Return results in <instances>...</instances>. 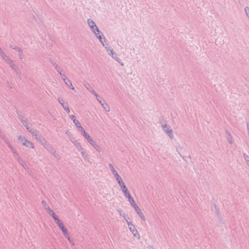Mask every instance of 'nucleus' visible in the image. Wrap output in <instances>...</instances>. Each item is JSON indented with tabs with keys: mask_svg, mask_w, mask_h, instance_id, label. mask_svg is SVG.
I'll use <instances>...</instances> for the list:
<instances>
[{
	"mask_svg": "<svg viewBox=\"0 0 249 249\" xmlns=\"http://www.w3.org/2000/svg\"><path fill=\"white\" fill-rule=\"evenodd\" d=\"M51 216L53 218L54 220L55 221V223L57 224L59 228L61 229L62 231L63 232V233L64 235L68 239V240H70V238L67 232V230L66 229V228L64 226V225L63 223L60 221L57 215L55 214V213L54 212H51Z\"/></svg>",
	"mask_w": 249,
	"mask_h": 249,
	"instance_id": "f257e3e1",
	"label": "nucleus"
},
{
	"mask_svg": "<svg viewBox=\"0 0 249 249\" xmlns=\"http://www.w3.org/2000/svg\"><path fill=\"white\" fill-rule=\"evenodd\" d=\"M43 146L57 160L60 159L61 156L59 153L55 150V148L50 143L47 142Z\"/></svg>",
	"mask_w": 249,
	"mask_h": 249,
	"instance_id": "f03ea898",
	"label": "nucleus"
},
{
	"mask_svg": "<svg viewBox=\"0 0 249 249\" xmlns=\"http://www.w3.org/2000/svg\"><path fill=\"white\" fill-rule=\"evenodd\" d=\"M121 190L124 193V196L128 199V201L130 204L134 203L135 202L134 199L130 195L128 191L127 190L124 182L123 181L122 182L119 184Z\"/></svg>",
	"mask_w": 249,
	"mask_h": 249,
	"instance_id": "7ed1b4c3",
	"label": "nucleus"
},
{
	"mask_svg": "<svg viewBox=\"0 0 249 249\" xmlns=\"http://www.w3.org/2000/svg\"><path fill=\"white\" fill-rule=\"evenodd\" d=\"M105 48L106 49V51L108 53V54L111 56L112 58L117 61L121 66H123L124 65L121 59L117 57L116 53L114 52L113 50L110 49L108 46H105Z\"/></svg>",
	"mask_w": 249,
	"mask_h": 249,
	"instance_id": "20e7f679",
	"label": "nucleus"
},
{
	"mask_svg": "<svg viewBox=\"0 0 249 249\" xmlns=\"http://www.w3.org/2000/svg\"><path fill=\"white\" fill-rule=\"evenodd\" d=\"M108 167H109V169H110L112 174L114 175V177L117 180L118 184L122 182L123 180H122L121 178L120 177V176L118 174V173L117 172V171L114 168L113 164H111V163H109L108 164Z\"/></svg>",
	"mask_w": 249,
	"mask_h": 249,
	"instance_id": "39448f33",
	"label": "nucleus"
},
{
	"mask_svg": "<svg viewBox=\"0 0 249 249\" xmlns=\"http://www.w3.org/2000/svg\"><path fill=\"white\" fill-rule=\"evenodd\" d=\"M18 139L19 141V142L22 143L23 145L27 147L34 148L33 143L32 142L28 141L25 137L19 136L18 137Z\"/></svg>",
	"mask_w": 249,
	"mask_h": 249,
	"instance_id": "423d86ee",
	"label": "nucleus"
},
{
	"mask_svg": "<svg viewBox=\"0 0 249 249\" xmlns=\"http://www.w3.org/2000/svg\"><path fill=\"white\" fill-rule=\"evenodd\" d=\"M87 22L89 26L94 34H95L96 32H98V34H101V32L99 30L92 19L89 18L87 20Z\"/></svg>",
	"mask_w": 249,
	"mask_h": 249,
	"instance_id": "0eeeda50",
	"label": "nucleus"
},
{
	"mask_svg": "<svg viewBox=\"0 0 249 249\" xmlns=\"http://www.w3.org/2000/svg\"><path fill=\"white\" fill-rule=\"evenodd\" d=\"M78 130L81 131L82 134L83 135V136L85 137V138L89 142L90 141L91 142V140L92 139L91 138V137L88 134L84 129V128L81 126V124L79 125L77 127Z\"/></svg>",
	"mask_w": 249,
	"mask_h": 249,
	"instance_id": "6e6552de",
	"label": "nucleus"
},
{
	"mask_svg": "<svg viewBox=\"0 0 249 249\" xmlns=\"http://www.w3.org/2000/svg\"><path fill=\"white\" fill-rule=\"evenodd\" d=\"M162 127L164 131L168 134L169 137L171 139H173L174 135L172 133V130L171 129H170V127L167 125L166 124H163L162 125Z\"/></svg>",
	"mask_w": 249,
	"mask_h": 249,
	"instance_id": "1a4fd4ad",
	"label": "nucleus"
},
{
	"mask_svg": "<svg viewBox=\"0 0 249 249\" xmlns=\"http://www.w3.org/2000/svg\"><path fill=\"white\" fill-rule=\"evenodd\" d=\"M133 208L135 209V210L136 211V212L138 213V214L139 215V216L141 217V219L145 221V218L142 213L141 212V210L138 206V205L135 203V202H134V203L131 204Z\"/></svg>",
	"mask_w": 249,
	"mask_h": 249,
	"instance_id": "9d476101",
	"label": "nucleus"
},
{
	"mask_svg": "<svg viewBox=\"0 0 249 249\" xmlns=\"http://www.w3.org/2000/svg\"><path fill=\"white\" fill-rule=\"evenodd\" d=\"M10 48H11L15 50H17V52L18 53V54L19 59H21L23 58V52H22V50L20 48H19L17 46H14L13 45H10Z\"/></svg>",
	"mask_w": 249,
	"mask_h": 249,
	"instance_id": "9b49d317",
	"label": "nucleus"
},
{
	"mask_svg": "<svg viewBox=\"0 0 249 249\" xmlns=\"http://www.w3.org/2000/svg\"><path fill=\"white\" fill-rule=\"evenodd\" d=\"M129 229L135 237H136L138 239H140V234H139L137 230L135 229L134 226H130V228H129Z\"/></svg>",
	"mask_w": 249,
	"mask_h": 249,
	"instance_id": "f8f14e48",
	"label": "nucleus"
},
{
	"mask_svg": "<svg viewBox=\"0 0 249 249\" xmlns=\"http://www.w3.org/2000/svg\"><path fill=\"white\" fill-rule=\"evenodd\" d=\"M6 62L9 65L10 67H11L12 65L15 64L13 63V60L9 58V57L6 54L3 55V56L2 57Z\"/></svg>",
	"mask_w": 249,
	"mask_h": 249,
	"instance_id": "ddd939ff",
	"label": "nucleus"
},
{
	"mask_svg": "<svg viewBox=\"0 0 249 249\" xmlns=\"http://www.w3.org/2000/svg\"><path fill=\"white\" fill-rule=\"evenodd\" d=\"M20 121L22 123L23 125L26 127L27 130L29 132V130L32 128L29 126L28 123L27 122V119H25L23 117H22L20 119Z\"/></svg>",
	"mask_w": 249,
	"mask_h": 249,
	"instance_id": "4468645a",
	"label": "nucleus"
},
{
	"mask_svg": "<svg viewBox=\"0 0 249 249\" xmlns=\"http://www.w3.org/2000/svg\"><path fill=\"white\" fill-rule=\"evenodd\" d=\"M36 139L43 146L47 142L45 138L39 134Z\"/></svg>",
	"mask_w": 249,
	"mask_h": 249,
	"instance_id": "2eb2a0df",
	"label": "nucleus"
},
{
	"mask_svg": "<svg viewBox=\"0 0 249 249\" xmlns=\"http://www.w3.org/2000/svg\"><path fill=\"white\" fill-rule=\"evenodd\" d=\"M95 35V36H96L97 38H98L100 41V42H101V43L102 44V45L105 47V46H108V44H107L106 45H105L104 44V43H103V38H102V36H103V35H102V33H101V34H98V32H96L95 33V34H94Z\"/></svg>",
	"mask_w": 249,
	"mask_h": 249,
	"instance_id": "dca6fc26",
	"label": "nucleus"
},
{
	"mask_svg": "<svg viewBox=\"0 0 249 249\" xmlns=\"http://www.w3.org/2000/svg\"><path fill=\"white\" fill-rule=\"evenodd\" d=\"M83 85L90 92L93 94L95 93V91L92 89L90 85L87 82H84Z\"/></svg>",
	"mask_w": 249,
	"mask_h": 249,
	"instance_id": "f3484780",
	"label": "nucleus"
},
{
	"mask_svg": "<svg viewBox=\"0 0 249 249\" xmlns=\"http://www.w3.org/2000/svg\"><path fill=\"white\" fill-rule=\"evenodd\" d=\"M97 151L100 152L101 150V147L98 146L95 142L92 140L91 142L90 141L89 142Z\"/></svg>",
	"mask_w": 249,
	"mask_h": 249,
	"instance_id": "a211bd4d",
	"label": "nucleus"
},
{
	"mask_svg": "<svg viewBox=\"0 0 249 249\" xmlns=\"http://www.w3.org/2000/svg\"><path fill=\"white\" fill-rule=\"evenodd\" d=\"M42 203L45 209L47 211L48 213L50 215H51V212H53V211L50 208V207L46 204V203L44 201H42Z\"/></svg>",
	"mask_w": 249,
	"mask_h": 249,
	"instance_id": "6ab92c4d",
	"label": "nucleus"
},
{
	"mask_svg": "<svg viewBox=\"0 0 249 249\" xmlns=\"http://www.w3.org/2000/svg\"><path fill=\"white\" fill-rule=\"evenodd\" d=\"M103 102L101 105L102 107L106 112H109L110 111L109 106L106 103V102L103 100Z\"/></svg>",
	"mask_w": 249,
	"mask_h": 249,
	"instance_id": "aec40b11",
	"label": "nucleus"
},
{
	"mask_svg": "<svg viewBox=\"0 0 249 249\" xmlns=\"http://www.w3.org/2000/svg\"><path fill=\"white\" fill-rule=\"evenodd\" d=\"M29 132L35 137V138H36L39 135V133L38 130L36 129H34L32 128L31 130H29Z\"/></svg>",
	"mask_w": 249,
	"mask_h": 249,
	"instance_id": "412c9836",
	"label": "nucleus"
},
{
	"mask_svg": "<svg viewBox=\"0 0 249 249\" xmlns=\"http://www.w3.org/2000/svg\"><path fill=\"white\" fill-rule=\"evenodd\" d=\"M70 118L73 121V123L75 124L76 127L78 126L80 124L79 122L75 119V116L73 115H70Z\"/></svg>",
	"mask_w": 249,
	"mask_h": 249,
	"instance_id": "4be33fe9",
	"label": "nucleus"
},
{
	"mask_svg": "<svg viewBox=\"0 0 249 249\" xmlns=\"http://www.w3.org/2000/svg\"><path fill=\"white\" fill-rule=\"evenodd\" d=\"M226 134H227V140H228L229 143L230 144H232L233 143V141H232V138L231 134L228 132H226Z\"/></svg>",
	"mask_w": 249,
	"mask_h": 249,
	"instance_id": "5701e85b",
	"label": "nucleus"
},
{
	"mask_svg": "<svg viewBox=\"0 0 249 249\" xmlns=\"http://www.w3.org/2000/svg\"><path fill=\"white\" fill-rule=\"evenodd\" d=\"M66 85H67L71 89L74 90V88L72 86V83L71 81L69 79H67V81L65 82Z\"/></svg>",
	"mask_w": 249,
	"mask_h": 249,
	"instance_id": "b1692460",
	"label": "nucleus"
},
{
	"mask_svg": "<svg viewBox=\"0 0 249 249\" xmlns=\"http://www.w3.org/2000/svg\"><path fill=\"white\" fill-rule=\"evenodd\" d=\"M15 71V72L18 74H20V71L19 69H18V67L15 64L12 65V67H11Z\"/></svg>",
	"mask_w": 249,
	"mask_h": 249,
	"instance_id": "393cba45",
	"label": "nucleus"
},
{
	"mask_svg": "<svg viewBox=\"0 0 249 249\" xmlns=\"http://www.w3.org/2000/svg\"><path fill=\"white\" fill-rule=\"evenodd\" d=\"M8 147L10 148V149L11 150L12 152L14 154V156H18V153H17L15 149L14 148V147L12 146L11 144H9V146H8Z\"/></svg>",
	"mask_w": 249,
	"mask_h": 249,
	"instance_id": "a878e982",
	"label": "nucleus"
},
{
	"mask_svg": "<svg viewBox=\"0 0 249 249\" xmlns=\"http://www.w3.org/2000/svg\"><path fill=\"white\" fill-rule=\"evenodd\" d=\"M15 157L18 160V163L21 165L24 163L23 160L20 158L18 154V156H16Z\"/></svg>",
	"mask_w": 249,
	"mask_h": 249,
	"instance_id": "bb28decb",
	"label": "nucleus"
},
{
	"mask_svg": "<svg viewBox=\"0 0 249 249\" xmlns=\"http://www.w3.org/2000/svg\"><path fill=\"white\" fill-rule=\"evenodd\" d=\"M94 95L95 96L96 99L98 100V101L101 104L102 103V101L101 100L102 98L100 97L95 92V93H93Z\"/></svg>",
	"mask_w": 249,
	"mask_h": 249,
	"instance_id": "cd10ccee",
	"label": "nucleus"
},
{
	"mask_svg": "<svg viewBox=\"0 0 249 249\" xmlns=\"http://www.w3.org/2000/svg\"><path fill=\"white\" fill-rule=\"evenodd\" d=\"M81 154L82 157L85 160H88V156L87 154L85 153L84 151H81Z\"/></svg>",
	"mask_w": 249,
	"mask_h": 249,
	"instance_id": "c85d7f7f",
	"label": "nucleus"
},
{
	"mask_svg": "<svg viewBox=\"0 0 249 249\" xmlns=\"http://www.w3.org/2000/svg\"><path fill=\"white\" fill-rule=\"evenodd\" d=\"M63 107L64 109V110L67 112V113H70V110L69 109V107H68V105L67 103L65 106H63Z\"/></svg>",
	"mask_w": 249,
	"mask_h": 249,
	"instance_id": "c756f323",
	"label": "nucleus"
},
{
	"mask_svg": "<svg viewBox=\"0 0 249 249\" xmlns=\"http://www.w3.org/2000/svg\"><path fill=\"white\" fill-rule=\"evenodd\" d=\"M60 75L61 76V78H62L63 80L65 82L67 81V78L66 76L64 74H62L61 72H60Z\"/></svg>",
	"mask_w": 249,
	"mask_h": 249,
	"instance_id": "7c9ffc66",
	"label": "nucleus"
},
{
	"mask_svg": "<svg viewBox=\"0 0 249 249\" xmlns=\"http://www.w3.org/2000/svg\"><path fill=\"white\" fill-rule=\"evenodd\" d=\"M58 102H59V103L62 105V107H63V106H65L66 105V104H64V100L62 99H61L60 98H58Z\"/></svg>",
	"mask_w": 249,
	"mask_h": 249,
	"instance_id": "2f4dec72",
	"label": "nucleus"
},
{
	"mask_svg": "<svg viewBox=\"0 0 249 249\" xmlns=\"http://www.w3.org/2000/svg\"><path fill=\"white\" fill-rule=\"evenodd\" d=\"M55 68V70H56V71L58 72H59V74H60V72H61L62 70L60 67L58 66L57 65H56Z\"/></svg>",
	"mask_w": 249,
	"mask_h": 249,
	"instance_id": "473e14b6",
	"label": "nucleus"
},
{
	"mask_svg": "<svg viewBox=\"0 0 249 249\" xmlns=\"http://www.w3.org/2000/svg\"><path fill=\"white\" fill-rule=\"evenodd\" d=\"M75 146H76V147L77 148V149L79 151H80L81 150H82L83 149L82 146L79 143H77V144H76Z\"/></svg>",
	"mask_w": 249,
	"mask_h": 249,
	"instance_id": "72a5a7b5",
	"label": "nucleus"
},
{
	"mask_svg": "<svg viewBox=\"0 0 249 249\" xmlns=\"http://www.w3.org/2000/svg\"><path fill=\"white\" fill-rule=\"evenodd\" d=\"M3 140L7 144L8 146H9V144H11L9 141L6 137H5Z\"/></svg>",
	"mask_w": 249,
	"mask_h": 249,
	"instance_id": "f704fd0d",
	"label": "nucleus"
},
{
	"mask_svg": "<svg viewBox=\"0 0 249 249\" xmlns=\"http://www.w3.org/2000/svg\"><path fill=\"white\" fill-rule=\"evenodd\" d=\"M5 54V53L3 52V51H2L1 48H0V56L1 57H2L3 56V55Z\"/></svg>",
	"mask_w": 249,
	"mask_h": 249,
	"instance_id": "c9c22d12",
	"label": "nucleus"
},
{
	"mask_svg": "<svg viewBox=\"0 0 249 249\" xmlns=\"http://www.w3.org/2000/svg\"><path fill=\"white\" fill-rule=\"evenodd\" d=\"M127 225H128V228H130V226H133V224L131 222H127Z\"/></svg>",
	"mask_w": 249,
	"mask_h": 249,
	"instance_id": "e433bc0d",
	"label": "nucleus"
},
{
	"mask_svg": "<svg viewBox=\"0 0 249 249\" xmlns=\"http://www.w3.org/2000/svg\"><path fill=\"white\" fill-rule=\"evenodd\" d=\"M0 138H1L2 139H3L5 137H6L5 136V135L1 132H0Z\"/></svg>",
	"mask_w": 249,
	"mask_h": 249,
	"instance_id": "4c0bfd02",
	"label": "nucleus"
},
{
	"mask_svg": "<svg viewBox=\"0 0 249 249\" xmlns=\"http://www.w3.org/2000/svg\"><path fill=\"white\" fill-rule=\"evenodd\" d=\"M22 167L24 168V169H26L27 168V166L26 164H25V163H24L23 165H22Z\"/></svg>",
	"mask_w": 249,
	"mask_h": 249,
	"instance_id": "58836bf2",
	"label": "nucleus"
},
{
	"mask_svg": "<svg viewBox=\"0 0 249 249\" xmlns=\"http://www.w3.org/2000/svg\"><path fill=\"white\" fill-rule=\"evenodd\" d=\"M121 215H122V214H121ZM122 215H123V217H124V218H125V220H126V223H127V222H129V221H128L127 220V219L125 218V217L124 215H123V214H122Z\"/></svg>",
	"mask_w": 249,
	"mask_h": 249,
	"instance_id": "ea45409f",
	"label": "nucleus"
},
{
	"mask_svg": "<svg viewBox=\"0 0 249 249\" xmlns=\"http://www.w3.org/2000/svg\"><path fill=\"white\" fill-rule=\"evenodd\" d=\"M73 139L72 138H71V139H70V141H71V142H72L73 143V142H74V141H73Z\"/></svg>",
	"mask_w": 249,
	"mask_h": 249,
	"instance_id": "a19ab883",
	"label": "nucleus"
},
{
	"mask_svg": "<svg viewBox=\"0 0 249 249\" xmlns=\"http://www.w3.org/2000/svg\"><path fill=\"white\" fill-rule=\"evenodd\" d=\"M66 134H68L69 133V131H67L66 132Z\"/></svg>",
	"mask_w": 249,
	"mask_h": 249,
	"instance_id": "79ce46f5",
	"label": "nucleus"
}]
</instances>
